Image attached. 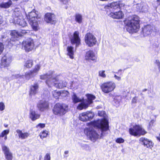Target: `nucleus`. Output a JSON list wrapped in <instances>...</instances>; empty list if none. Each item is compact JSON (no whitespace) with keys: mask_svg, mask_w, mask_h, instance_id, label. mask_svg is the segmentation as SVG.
Returning a JSON list of instances; mask_svg holds the SVG:
<instances>
[{"mask_svg":"<svg viewBox=\"0 0 160 160\" xmlns=\"http://www.w3.org/2000/svg\"><path fill=\"white\" fill-rule=\"evenodd\" d=\"M48 134V132L46 130H44L39 134V136L41 139L46 138Z\"/></svg>","mask_w":160,"mask_h":160,"instance_id":"f704fd0d","label":"nucleus"},{"mask_svg":"<svg viewBox=\"0 0 160 160\" xmlns=\"http://www.w3.org/2000/svg\"><path fill=\"white\" fill-rule=\"evenodd\" d=\"M32 65V61L29 59L26 61L24 63V66L28 68H31Z\"/></svg>","mask_w":160,"mask_h":160,"instance_id":"72a5a7b5","label":"nucleus"},{"mask_svg":"<svg viewBox=\"0 0 160 160\" xmlns=\"http://www.w3.org/2000/svg\"><path fill=\"white\" fill-rule=\"evenodd\" d=\"M22 47L24 48L26 52H29L33 49L34 44L33 40L29 38L23 41L22 43Z\"/></svg>","mask_w":160,"mask_h":160,"instance_id":"ddd939ff","label":"nucleus"},{"mask_svg":"<svg viewBox=\"0 0 160 160\" xmlns=\"http://www.w3.org/2000/svg\"><path fill=\"white\" fill-rule=\"evenodd\" d=\"M16 132L18 134L19 137L22 139L26 138L29 135L28 133L23 132L22 131L19 130H17Z\"/></svg>","mask_w":160,"mask_h":160,"instance_id":"c85d7f7f","label":"nucleus"},{"mask_svg":"<svg viewBox=\"0 0 160 160\" xmlns=\"http://www.w3.org/2000/svg\"><path fill=\"white\" fill-rule=\"evenodd\" d=\"M39 88L38 85L37 83H35L31 86L29 91L30 96L35 95L38 92Z\"/></svg>","mask_w":160,"mask_h":160,"instance_id":"a878e982","label":"nucleus"},{"mask_svg":"<svg viewBox=\"0 0 160 160\" xmlns=\"http://www.w3.org/2000/svg\"><path fill=\"white\" fill-rule=\"evenodd\" d=\"M124 5V4L122 3L119 2H112L105 6L104 8L105 9H110V11H113L117 8H119L123 6Z\"/></svg>","mask_w":160,"mask_h":160,"instance_id":"2eb2a0df","label":"nucleus"},{"mask_svg":"<svg viewBox=\"0 0 160 160\" xmlns=\"http://www.w3.org/2000/svg\"><path fill=\"white\" fill-rule=\"evenodd\" d=\"M139 21L137 16H133L131 19L125 20L124 24L127 31L130 33L137 32L140 28Z\"/></svg>","mask_w":160,"mask_h":160,"instance_id":"20e7f679","label":"nucleus"},{"mask_svg":"<svg viewBox=\"0 0 160 160\" xmlns=\"http://www.w3.org/2000/svg\"><path fill=\"white\" fill-rule=\"evenodd\" d=\"M116 88L115 83L112 81H108L102 83L101 88L103 92L108 93L113 91Z\"/></svg>","mask_w":160,"mask_h":160,"instance_id":"1a4fd4ad","label":"nucleus"},{"mask_svg":"<svg viewBox=\"0 0 160 160\" xmlns=\"http://www.w3.org/2000/svg\"><path fill=\"white\" fill-rule=\"evenodd\" d=\"M129 132L130 134L134 136L144 135L147 133L141 126L137 125L130 128Z\"/></svg>","mask_w":160,"mask_h":160,"instance_id":"0eeeda50","label":"nucleus"},{"mask_svg":"<svg viewBox=\"0 0 160 160\" xmlns=\"http://www.w3.org/2000/svg\"><path fill=\"white\" fill-rule=\"evenodd\" d=\"M75 21L79 23H81L82 22V16L80 14L77 13L75 15Z\"/></svg>","mask_w":160,"mask_h":160,"instance_id":"473e14b6","label":"nucleus"},{"mask_svg":"<svg viewBox=\"0 0 160 160\" xmlns=\"http://www.w3.org/2000/svg\"><path fill=\"white\" fill-rule=\"evenodd\" d=\"M94 114L91 111H87L82 113L79 115V118L80 120L82 121H87L92 118Z\"/></svg>","mask_w":160,"mask_h":160,"instance_id":"4468645a","label":"nucleus"},{"mask_svg":"<svg viewBox=\"0 0 160 160\" xmlns=\"http://www.w3.org/2000/svg\"><path fill=\"white\" fill-rule=\"evenodd\" d=\"M53 72L49 71L46 74L41 75L40 78L41 79L46 80V83L48 87L62 88L65 87L67 85L66 83L64 81H60L58 82L56 78H52Z\"/></svg>","mask_w":160,"mask_h":160,"instance_id":"f257e3e1","label":"nucleus"},{"mask_svg":"<svg viewBox=\"0 0 160 160\" xmlns=\"http://www.w3.org/2000/svg\"><path fill=\"white\" fill-rule=\"evenodd\" d=\"M136 8L138 10H143V7L141 6V4L138 3L136 4Z\"/></svg>","mask_w":160,"mask_h":160,"instance_id":"58836bf2","label":"nucleus"},{"mask_svg":"<svg viewBox=\"0 0 160 160\" xmlns=\"http://www.w3.org/2000/svg\"><path fill=\"white\" fill-rule=\"evenodd\" d=\"M146 90H147V89H145L144 91H146Z\"/></svg>","mask_w":160,"mask_h":160,"instance_id":"13d9d810","label":"nucleus"},{"mask_svg":"<svg viewBox=\"0 0 160 160\" xmlns=\"http://www.w3.org/2000/svg\"><path fill=\"white\" fill-rule=\"evenodd\" d=\"M45 20L48 23L53 24L55 23V17L54 14L48 13L45 15Z\"/></svg>","mask_w":160,"mask_h":160,"instance_id":"412c9836","label":"nucleus"},{"mask_svg":"<svg viewBox=\"0 0 160 160\" xmlns=\"http://www.w3.org/2000/svg\"><path fill=\"white\" fill-rule=\"evenodd\" d=\"M27 18L28 19V22L32 28L35 31L38 30L39 28L38 22L40 19L36 12L34 11L29 12Z\"/></svg>","mask_w":160,"mask_h":160,"instance_id":"39448f33","label":"nucleus"},{"mask_svg":"<svg viewBox=\"0 0 160 160\" xmlns=\"http://www.w3.org/2000/svg\"><path fill=\"white\" fill-rule=\"evenodd\" d=\"M85 41L86 44L89 47H92L95 45L96 42L97 40L95 37L92 33H87L85 37Z\"/></svg>","mask_w":160,"mask_h":160,"instance_id":"f8f14e48","label":"nucleus"},{"mask_svg":"<svg viewBox=\"0 0 160 160\" xmlns=\"http://www.w3.org/2000/svg\"><path fill=\"white\" fill-rule=\"evenodd\" d=\"M139 141L142 144L147 148H151L153 147V143L151 140L147 138L142 137L139 139Z\"/></svg>","mask_w":160,"mask_h":160,"instance_id":"6ab92c4d","label":"nucleus"},{"mask_svg":"<svg viewBox=\"0 0 160 160\" xmlns=\"http://www.w3.org/2000/svg\"><path fill=\"white\" fill-rule=\"evenodd\" d=\"M85 58L87 60H91L96 62L97 58L94 52L90 50L86 52Z\"/></svg>","mask_w":160,"mask_h":160,"instance_id":"4be33fe9","label":"nucleus"},{"mask_svg":"<svg viewBox=\"0 0 160 160\" xmlns=\"http://www.w3.org/2000/svg\"><path fill=\"white\" fill-rule=\"evenodd\" d=\"M12 4L11 0H9L7 2H2L0 3V8H8L10 7Z\"/></svg>","mask_w":160,"mask_h":160,"instance_id":"2f4dec72","label":"nucleus"},{"mask_svg":"<svg viewBox=\"0 0 160 160\" xmlns=\"http://www.w3.org/2000/svg\"><path fill=\"white\" fill-rule=\"evenodd\" d=\"M154 121L153 120H152L149 123V125L150 126H152L154 123Z\"/></svg>","mask_w":160,"mask_h":160,"instance_id":"864d4df0","label":"nucleus"},{"mask_svg":"<svg viewBox=\"0 0 160 160\" xmlns=\"http://www.w3.org/2000/svg\"><path fill=\"white\" fill-rule=\"evenodd\" d=\"M14 15L15 16V17L13 19V23L15 24L19 25L23 27L27 26V23L23 18L20 12L15 11Z\"/></svg>","mask_w":160,"mask_h":160,"instance_id":"6e6552de","label":"nucleus"},{"mask_svg":"<svg viewBox=\"0 0 160 160\" xmlns=\"http://www.w3.org/2000/svg\"><path fill=\"white\" fill-rule=\"evenodd\" d=\"M67 50L68 52L67 55L71 59L73 58L74 48L71 46H68L67 47Z\"/></svg>","mask_w":160,"mask_h":160,"instance_id":"c756f323","label":"nucleus"},{"mask_svg":"<svg viewBox=\"0 0 160 160\" xmlns=\"http://www.w3.org/2000/svg\"><path fill=\"white\" fill-rule=\"evenodd\" d=\"M124 141V140L121 138H118L116 140V142L119 143H122Z\"/></svg>","mask_w":160,"mask_h":160,"instance_id":"4c0bfd02","label":"nucleus"},{"mask_svg":"<svg viewBox=\"0 0 160 160\" xmlns=\"http://www.w3.org/2000/svg\"><path fill=\"white\" fill-rule=\"evenodd\" d=\"M157 139L160 142V137H157Z\"/></svg>","mask_w":160,"mask_h":160,"instance_id":"6e6d98bb","label":"nucleus"},{"mask_svg":"<svg viewBox=\"0 0 160 160\" xmlns=\"http://www.w3.org/2000/svg\"><path fill=\"white\" fill-rule=\"evenodd\" d=\"M12 78L16 79H22L23 78L24 76L21 74L19 72L15 71L12 73Z\"/></svg>","mask_w":160,"mask_h":160,"instance_id":"7c9ffc66","label":"nucleus"},{"mask_svg":"<svg viewBox=\"0 0 160 160\" xmlns=\"http://www.w3.org/2000/svg\"><path fill=\"white\" fill-rule=\"evenodd\" d=\"M98 116L103 117L101 119H98L96 121L92 122H91V125L94 127H96L101 129L102 133L101 136H103L104 132L109 130V123L108 120L105 118L106 114L104 111H98Z\"/></svg>","mask_w":160,"mask_h":160,"instance_id":"f03ea898","label":"nucleus"},{"mask_svg":"<svg viewBox=\"0 0 160 160\" xmlns=\"http://www.w3.org/2000/svg\"><path fill=\"white\" fill-rule=\"evenodd\" d=\"M41 67L39 64L36 65L33 70L26 72L25 76L27 79H29L30 78L35 76Z\"/></svg>","mask_w":160,"mask_h":160,"instance_id":"f3484780","label":"nucleus"},{"mask_svg":"<svg viewBox=\"0 0 160 160\" xmlns=\"http://www.w3.org/2000/svg\"><path fill=\"white\" fill-rule=\"evenodd\" d=\"M29 33L30 31L28 30H21L19 32L16 30L12 31L10 33L12 36L11 40L13 41L18 40L20 37Z\"/></svg>","mask_w":160,"mask_h":160,"instance_id":"9b49d317","label":"nucleus"},{"mask_svg":"<svg viewBox=\"0 0 160 160\" xmlns=\"http://www.w3.org/2000/svg\"><path fill=\"white\" fill-rule=\"evenodd\" d=\"M40 117V114L36 113L35 111L31 109L29 112V118L32 120L34 121L39 118Z\"/></svg>","mask_w":160,"mask_h":160,"instance_id":"cd10ccee","label":"nucleus"},{"mask_svg":"<svg viewBox=\"0 0 160 160\" xmlns=\"http://www.w3.org/2000/svg\"><path fill=\"white\" fill-rule=\"evenodd\" d=\"M84 132L87 137L93 142H95L99 136V135L92 127L86 128L84 129Z\"/></svg>","mask_w":160,"mask_h":160,"instance_id":"9d476101","label":"nucleus"},{"mask_svg":"<svg viewBox=\"0 0 160 160\" xmlns=\"http://www.w3.org/2000/svg\"><path fill=\"white\" fill-rule=\"evenodd\" d=\"M45 127V124L43 123H40L38 124L36 126V127L37 128H43Z\"/></svg>","mask_w":160,"mask_h":160,"instance_id":"ea45409f","label":"nucleus"},{"mask_svg":"<svg viewBox=\"0 0 160 160\" xmlns=\"http://www.w3.org/2000/svg\"><path fill=\"white\" fill-rule=\"evenodd\" d=\"M4 20L2 17L0 16V25L2 24L3 23Z\"/></svg>","mask_w":160,"mask_h":160,"instance_id":"8fccbe9b","label":"nucleus"},{"mask_svg":"<svg viewBox=\"0 0 160 160\" xmlns=\"http://www.w3.org/2000/svg\"><path fill=\"white\" fill-rule=\"evenodd\" d=\"M152 27L149 25L144 26L142 30V32L143 33V36H146L150 35L152 32Z\"/></svg>","mask_w":160,"mask_h":160,"instance_id":"393cba45","label":"nucleus"},{"mask_svg":"<svg viewBox=\"0 0 160 160\" xmlns=\"http://www.w3.org/2000/svg\"><path fill=\"white\" fill-rule=\"evenodd\" d=\"M62 92H61L59 91L54 90L52 92V93L53 97L56 99H58L59 96L61 95L62 96H65L68 95V92L67 91H63Z\"/></svg>","mask_w":160,"mask_h":160,"instance_id":"bb28decb","label":"nucleus"},{"mask_svg":"<svg viewBox=\"0 0 160 160\" xmlns=\"http://www.w3.org/2000/svg\"><path fill=\"white\" fill-rule=\"evenodd\" d=\"M86 96L87 99L85 101H82V99L78 97L75 93H74L72 96V100L74 103L81 102L77 107L78 109L81 110L86 109L89 105L92 103L93 100L95 98V97L91 94H87Z\"/></svg>","mask_w":160,"mask_h":160,"instance_id":"7ed1b4c3","label":"nucleus"},{"mask_svg":"<svg viewBox=\"0 0 160 160\" xmlns=\"http://www.w3.org/2000/svg\"><path fill=\"white\" fill-rule=\"evenodd\" d=\"M5 108V105L3 102H0V110L3 111Z\"/></svg>","mask_w":160,"mask_h":160,"instance_id":"79ce46f5","label":"nucleus"},{"mask_svg":"<svg viewBox=\"0 0 160 160\" xmlns=\"http://www.w3.org/2000/svg\"><path fill=\"white\" fill-rule=\"evenodd\" d=\"M137 97H135L134 98H133L132 99V103H135L137 102L138 99Z\"/></svg>","mask_w":160,"mask_h":160,"instance_id":"c03bdc74","label":"nucleus"},{"mask_svg":"<svg viewBox=\"0 0 160 160\" xmlns=\"http://www.w3.org/2000/svg\"><path fill=\"white\" fill-rule=\"evenodd\" d=\"M98 75L99 76L103 78L106 77V75L105 73V71L104 70H100L98 72Z\"/></svg>","mask_w":160,"mask_h":160,"instance_id":"e433bc0d","label":"nucleus"},{"mask_svg":"<svg viewBox=\"0 0 160 160\" xmlns=\"http://www.w3.org/2000/svg\"><path fill=\"white\" fill-rule=\"evenodd\" d=\"M69 153V151H65L64 152V154L63 156L64 158H67L68 156V154Z\"/></svg>","mask_w":160,"mask_h":160,"instance_id":"49530a36","label":"nucleus"},{"mask_svg":"<svg viewBox=\"0 0 160 160\" xmlns=\"http://www.w3.org/2000/svg\"><path fill=\"white\" fill-rule=\"evenodd\" d=\"M4 139L5 140H6L7 139V136H5L4 137Z\"/></svg>","mask_w":160,"mask_h":160,"instance_id":"5fc2aeb1","label":"nucleus"},{"mask_svg":"<svg viewBox=\"0 0 160 160\" xmlns=\"http://www.w3.org/2000/svg\"><path fill=\"white\" fill-rule=\"evenodd\" d=\"M4 48V46L2 43L0 42V54L2 52Z\"/></svg>","mask_w":160,"mask_h":160,"instance_id":"37998d69","label":"nucleus"},{"mask_svg":"<svg viewBox=\"0 0 160 160\" xmlns=\"http://www.w3.org/2000/svg\"><path fill=\"white\" fill-rule=\"evenodd\" d=\"M68 106L64 104L56 103L54 106L52 110L53 113L58 116H61L67 112Z\"/></svg>","mask_w":160,"mask_h":160,"instance_id":"423d86ee","label":"nucleus"},{"mask_svg":"<svg viewBox=\"0 0 160 160\" xmlns=\"http://www.w3.org/2000/svg\"><path fill=\"white\" fill-rule=\"evenodd\" d=\"M79 32L78 31H75L73 34V36L71 40L72 44L76 43L77 47L80 43V38L79 37Z\"/></svg>","mask_w":160,"mask_h":160,"instance_id":"5701e85b","label":"nucleus"},{"mask_svg":"<svg viewBox=\"0 0 160 160\" xmlns=\"http://www.w3.org/2000/svg\"><path fill=\"white\" fill-rule=\"evenodd\" d=\"M37 107L39 111H43L48 108L49 104L47 102L41 100L38 103Z\"/></svg>","mask_w":160,"mask_h":160,"instance_id":"aec40b11","label":"nucleus"},{"mask_svg":"<svg viewBox=\"0 0 160 160\" xmlns=\"http://www.w3.org/2000/svg\"><path fill=\"white\" fill-rule=\"evenodd\" d=\"M122 70L121 69H119L118 72H113L114 73H115L116 74H118L121 75L122 74Z\"/></svg>","mask_w":160,"mask_h":160,"instance_id":"a18cd8bd","label":"nucleus"},{"mask_svg":"<svg viewBox=\"0 0 160 160\" xmlns=\"http://www.w3.org/2000/svg\"><path fill=\"white\" fill-rule=\"evenodd\" d=\"M157 64V65L158 66V67H159V65H160V63L158 60H156L155 62Z\"/></svg>","mask_w":160,"mask_h":160,"instance_id":"3c124183","label":"nucleus"},{"mask_svg":"<svg viewBox=\"0 0 160 160\" xmlns=\"http://www.w3.org/2000/svg\"><path fill=\"white\" fill-rule=\"evenodd\" d=\"M4 127H5L7 128V127H8V125L4 124Z\"/></svg>","mask_w":160,"mask_h":160,"instance_id":"4d7b16f0","label":"nucleus"},{"mask_svg":"<svg viewBox=\"0 0 160 160\" xmlns=\"http://www.w3.org/2000/svg\"><path fill=\"white\" fill-rule=\"evenodd\" d=\"M50 154L47 153L44 157V160H50Z\"/></svg>","mask_w":160,"mask_h":160,"instance_id":"a19ab883","label":"nucleus"},{"mask_svg":"<svg viewBox=\"0 0 160 160\" xmlns=\"http://www.w3.org/2000/svg\"><path fill=\"white\" fill-rule=\"evenodd\" d=\"M12 61L11 57L8 55H5L2 57L1 60V65L4 67L8 66Z\"/></svg>","mask_w":160,"mask_h":160,"instance_id":"b1692460","label":"nucleus"},{"mask_svg":"<svg viewBox=\"0 0 160 160\" xmlns=\"http://www.w3.org/2000/svg\"><path fill=\"white\" fill-rule=\"evenodd\" d=\"M148 109L152 110H155V107L153 105L150 106H148Z\"/></svg>","mask_w":160,"mask_h":160,"instance_id":"de8ad7c7","label":"nucleus"},{"mask_svg":"<svg viewBox=\"0 0 160 160\" xmlns=\"http://www.w3.org/2000/svg\"><path fill=\"white\" fill-rule=\"evenodd\" d=\"M107 13L108 15L115 19H121L123 16V14L121 11H119L118 12H112L113 11H110V9H106Z\"/></svg>","mask_w":160,"mask_h":160,"instance_id":"dca6fc26","label":"nucleus"},{"mask_svg":"<svg viewBox=\"0 0 160 160\" xmlns=\"http://www.w3.org/2000/svg\"><path fill=\"white\" fill-rule=\"evenodd\" d=\"M2 148L4 152L6 159L7 160H12V154L10 151L9 148L5 145H3L2 146Z\"/></svg>","mask_w":160,"mask_h":160,"instance_id":"a211bd4d","label":"nucleus"},{"mask_svg":"<svg viewBox=\"0 0 160 160\" xmlns=\"http://www.w3.org/2000/svg\"><path fill=\"white\" fill-rule=\"evenodd\" d=\"M155 2L157 6L160 5V0H156Z\"/></svg>","mask_w":160,"mask_h":160,"instance_id":"603ef678","label":"nucleus"},{"mask_svg":"<svg viewBox=\"0 0 160 160\" xmlns=\"http://www.w3.org/2000/svg\"><path fill=\"white\" fill-rule=\"evenodd\" d=\"M114 77L115 78V79H116L118 81H120L121 80V77L118 76L115 74L114 75Z\"/></svg>","mask_w":160,"mask_h":160,"instance_id":"09e8293b","label":"nucleus"},{"mask_svg":"<svg viewBox=\"0 0 160 160\" xmlns=\"http://www.w3.org/2000/svg\"><path fill=\"white\" fill-rule=\"evenodd\" d=\"M9 132V129H7L3 130L0 134V138H3L6 135L7 136Z\"/></svg>","mask_w":160,"mask_h":160,"instance_id":"c9c22d12","label":"nucleus"}]
</instances>
